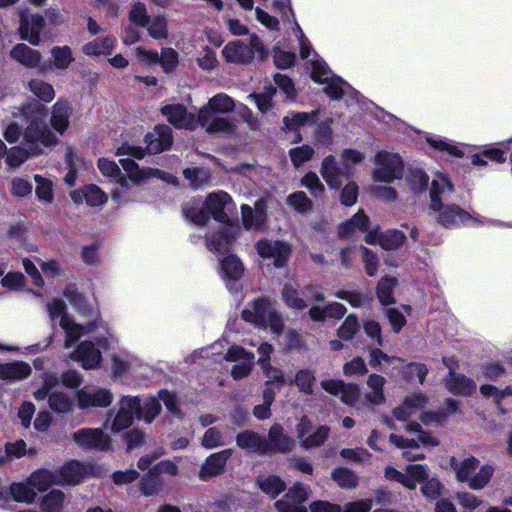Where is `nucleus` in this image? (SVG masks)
Here are the masks:
<instances>
[{"instance_id": "nucleus-1", "label": "nucleus", "mask_w": 512, "mask_h": 512, "mask_svg": "<svg viewBox=\"0 0 512 512\" xmlns=\"http://www.w3.org/2000/svg\"><path fill=\"white\" fill-rule=\"evenodd\" d=\"M64 296L69 300L70 304L82 315L93 318L91 322L81 325L69 316L66 312V304L63 300L55 298L47 304L49 316L52 321L60 318L59 325L65 332L64 347L70 349L80 337L102 330L105 334L97 336V343L105 347L113 337L105 322L102 321L98 312L92 308L86 309V300L75 289L67 288Z\"/></svg>"}, {"instance_id": "nucleus-2", "label": "nucleus", "mask_w": 512, "mask_h": 512, "mask_svg": "<svg viewBox=\"0 0 512 512\" xmlns=\"http://www.w3.org/2000/svg\"><path fill=\"white\" fill-rule=\"evenodd\" d=\"M26 148L14 147L6 157V163L13 168L19 167L30 154L41 152L40 146H53L58 142L57 136L43 123L32 121L23 134Z\"/></svg>"}, {"instance_id": "nucleus-3", "label": "nucleus", "mask_w": 512, "mask_h": 512, "mask_svg": "<svg viewBox=\"0 0 512 512\" xmlns=\"http://www.w3.org/2000/svg\"><path fill=\"white\" fill-rule=\"evenodd\" d=\"M234 206L230 195L224 191H218L210 193L202 206L198 204H187L184 208L185 216L194 224L198 226H204L211 215L216 221L226 223L228 216L226 210H230V207Z\"/></svg>"}, {"instance_id": "nucleus-4", "label": "nucleus", "mask_w": 512, "mask_h": 512, "mask_svg": "<svg viewBox=\"0 0 512 512\" xmlns=\"http://www.w3.org/2000/svg\"><path fill=\"white\" fill-rule=\"evenodd\" d=\"M450 465L455 472L458 482L467 483L473 490L483 489L491 480L494 468L491 465H483L479 468V460L473 456L467 457L462 461H457L454 457L450 459Z\"/></svg>"}, {"instance_id": "nucleus-5", "label": "nucleus", "mask_w": 512, "mask_h": 512, "mask_svg": "<svg viewBox=\"0 0 512 512\" xmlns=\"http://www.w3.org/2000/svg\"><path fill=\"white\" fill-rule=\"evenodd\" d=\"M406 430L417 433V439H408L401 435L391 434L389 441L397 448L403 450L402 456L407 461L422 460L424 458V454L418 451L420 445L433 447L439 444V441L431 433L423 431L421 425L417 422L408 424Z\"/></svg>"}, {"instance_id": "nucleus-6", "label": "nucleus", "mask_w": 512, "mask_h": 512, "mask_svg": "<svg viewBox=\"0 0 512 512\" xmlns=\"http://www.w3.org/2000/svg\"><path fill=\"white\" fill-rule=\"evenodd\" d=\"M242 318L260 328H269L275 335H280L283 332V321L270 307L267 299L255 300L251 309L243 310Z\"/></svg>"}, {"instance_id": "nucleus-7", "label": "nucleus", "mask_w": 512, "mask_h": 512, "mask_svg": "<svg viewBox=\"0 0 512 512\" xmlns=\"http://www.w3.org/2000/svg\"><path fill=\"white\" fill-rule=\"evenodd\" d=\"M364 155L353 149H346L342 153V160L345 165V171L337 166L336 159L333 156H328L323 160L321 175L330 188H338L343 177L348 173L349 165L361 163Z\"/></svg>"}, {"instance_id": "nucleus-8", "label": "nucleus", "mask_w": 512, "mask_h": 512, "mask_svg": "<svg viewBox=\"0 0 512 512\" xmlns=\"http://www.w3.org/2000/svg\"><path fill=\"white\" fill-rule=\"evenodd\" d=\"M375 169L372 177L375 182L391 183L403 176L404 165L399 154L390 151H379L374 158Z\"/></svg>"}, {"instance_id": "nucleus-9", "label": "nucleus", "mask_w": 512, "mask_h": 512, "mask_svg": "<svg viewBox=\"0 0 512 512\" xmlns=\"http://www.w3.org/2000/svg\"><path fill=\"white\" fill-rule=\"evenodd\" d=\"M311 77L321 84H326L324 92L334 100L340 99L347 89L350 88L348 83L341 78L332 75L327 65L319 60H311Z\"/></svg>"}, {"instance_id": "nucleus-10", "label": "nucleus", "mask_w": 512, "mask_h": 512, "mask_svg": "<svg viewBox=\"0 0 512 512\" xmlns=\"http://www.w3.org/2000/svg\"><path fill=\"white\" fill-rule=\"evenodd\" d=\"M110 416L111 413L105 421V427H109L114 433L125 430L132 424L135 416L140 417V400L137 397H123L119 402V411L109 425Z\"/></svg>"}, {"instance_id": "nucleus-11", "label": "nucleus", "mask_w": 512, "mask_h": 512, "mask_svg": "<svg viewBox=\"0 0 512 512\" xmlns=\"http://www.w3.org/2000/svg\"><path fill=\"white\" fill-rule=\"evenodd\" d=\"M262 49L260 39L253 36L249 45L242 41L229 42L224 46L222 54L228 62L245 64L254 58L255 51L260 52Z\"/></svg>"}, {"instance_id": "nucleus-12", "label": "nucleus", "mask_w": 512, "mask_h": 512, "mask_svg": "<svg viewBox=\"0 0 512 512\" xmlns=\"http://www.w3.org/2000/svg\"><path fill=\"white\" fill-rule=\"evenodd\" d=\"M73 441L84 449L109 451L111 438L100 428H82L72 434Z\"/></svg>"}, {"instance_id": "nucleus-13", "label": "nucleus", "mask_w": 512, "mask_h": 512, "mask_svg": "<svg viewBox=\"0 0 512 512\" xmlns=\"http://www.w3.org/2000/svg\"><path fill=\"white\" fill-rule=\"evenodd\" d=\"M312 428L313 424L306 416L302 417L296 426L297 438L305 449L321 446L328 438L330 432L329 427L322 425L317 427L311 435H308V432H312Z\"/></svg>"}, {"instance_id": "nucleus-14", "label": "nucleus", "mask_w": 512, "mask_h": 512, "mask_svg": "<svg viewBox=\"0 0 512 512\" xmlns=\"http://www.w3.org/2000/svg\"><path fill=\"white\" fill-rule=\"evenodd\" d=\"M77 405L80 409L91 407H108L113 401V394L106 388L85 386L76 393Z\"/></svg>"}, {"instance_id": "nucleus-15", "label": "nucleus", "mask_w": 512, "mask_h": 512, "mask_svg": "<svg viewBox=\"0 0 512 512\" xmlns=\"http://www.w3.org/2000/svg\"><path fill=\"white\" fill-rule=\"evenodd\" d=\"M225 359L230 362H237L231 369V376L235 380L247 377L252 371L254 355L241 346H231L225 355Z\"/></svg>"}, {"instance_id": "nucleus-16", "label": "nucleus", "mask_w": 512, "mask_h": 512, "mask_svg": "<svg viewBox=\"0 0 512 512\" xmlns=\"http://www.w3.org/2000/svg\"><path fill=\"white\" fill-rule=\"evenodd\" d=\"M430 210L437 213V222L447 228L457 227L461 224H470L476 221L474 217L457 205H444L441 202V207Z\"/></svg>"}, {"instance_id": "nucleus-17", "label": "nucleus", "mask_w": 512, "mask_h": 512, "mask_svg": "<svg viewBox=\"0 0 512 512\" xmlns=\"http://www.w3.org/2000/svg\"><path fill=\"white\" fill-rule=\"evenodd\" d=\"M45 26V19L40 14L28 15L26 12H20L19 34L22 40L37 46L40 41V33Z\"/></svg>"}, {"instance_id": "nucleus-18", "label": "nucleus", "mask_w": 512, "mask_h": 512, "mask_svg": "<svg viewBox=\"0 0 512 512\" xmlns=\"http://www.w3.org/2000/svg\"><path fill=\"white\" fill-rule=\"evenodd\" d=\"M256 250L262 258L273 259L277 268L286 264L291 252L287 243L278 240H260L256 244Z\"/></svg>"}, {"instance_id": "nucleus-19", "label": "nucleus", "mask_w": 512, "mask_h": 512, "mask_svg": "<svg viewBox=\"0 0 512 512\" xmlns=\"http://www.w3.org/2000/svg\"><path fill=\"white\" fill-rule=\"evenodd\" d=\"M98 168L104 176L115 178L120 187L111 192L112 199L116 202L127 201L128 198L124 196V192L129 187V180L121 174L118 165L114 161L101 158L98 160Z\"/></svg>"}, {"instance_id": "nucleus-20", "label": "nucleus", "mask_w": 512, "mask_h": 512, "mask_svg": "<svg viewBox=\"0 0 512 512\" xmlns=\"http://www.w3.org/2000/svg\"><path fill=\"white\" fill-rule=\"evenodd\" d=\"M163 116L176 128L194 129L198 123L193 113L187 112L181 104H167L161 109Z\"/></svg>"}, {"instance_id": "nucleus-21", "label": "nucleus", "mask_w": 512, "mask_h": 512, "mask_svg": "<svg viewBox=\"0 0 512 512\" xmlns=\"http://www.w3.org/2000/svg\"><path fill=\"white\" fill-rule=\"evenodd\" d=\"M428 404V398L423 393H411L393 410V416L401 422L408 421L412 416L422 411Z\"/></svg>"}, {"instance_id": "nucleus-22", "label": "nucleus", "mask_w": 512, "mask_h": 512, "mask_svg": "<svg viewBox=\"0 0 512 512\" xmlns=\"http://www.w3.org/2000/svg\"><path fill=\"white\" fill-rule=\"evenodd\" d=\"M308 498V488L295 484L285 496L275 503L278 512H307L301 504Z\"/></svg>"}, {"instance_id": "nucleus-23", "label": "nucleus", "mask_w": 512, "mask_h": 512, "mask_svg": "<svg viewBox=\"0 0 512 512\" xmlns=\"http://www.w3.org/2000/svg\"><path fill=\"white\" fill-rule=\"evenodd\" d=\"M72 115V104L64 98H59L51 107L50 125L62 135L68 129Z\"/></svg>"}, {"instance_id": "nucleus-24", "label": "nucleus", "mask_w": 512, "mask_h": 512, "mask_svg": "<svg viewBox=\"0 0 512 512\" xmlns=\"http://www.w3.org/2000/svg\"><path fill=\"white\" fill-rule=\"evenodd\" d=\"M70 359L81 363L86 370L98 367L101 362V352L91 341H82L69 355Z\"/></svg>"}, {"instance_id": "nucleus-25", "label": "nucleus", "mask_w": 512, "mask_h": 512, "mask_svg": "<svg viewBox=\"0 0 512 512\" xmlns=\"http://www.w3.org/2000/svg\"><path fill=\"white\" fill-rule=\"evenodd\" d=\"M145 142L149 153H161L172 145V130L166 125H157L152 132L146 135Z\"/></svg>"}, {"instance_id": "nucleus-26", "label": "nucleus", "mask_w": 512, "mask_h": 512, "mask_svg": "<svg viewBox=\"0 0 512 512\" xmlns=\"http://www.w3.org/2000/svg\"><path fill=\"white\" fill-rule=\"evenodd\" d=\"M232 450L226 449L208 456L201 466L199 478L201 480H209L212 477L220 475L224 471L227 460L231 457Z\"/></svg>"}, {"instance_id": "nucleus-27", "label": "nucleus", "mask_w": 512, "mask_h": 512, "mask_svg": "<svg viewBox=\"0 0 512 512\" xmlns=\"http://www.w3.org/2000/svg\"><path fill=\"white\" fill-rule=\"evenodd\" d=\"M454 191V187L449 179L441 174H435L430 189V209H438L441 202L446 200Z\"/></svg>"}, {"instance_id": "nucleus-28", "label": "nucleus", "mask_w": 512, "mask_h": 512, "mask_svg": "<svg viewBox=\"0 0 512 512\" xmlns=\"http://www.w3.org/2000/svg\"><path fill=\"white\" fill-rule=\"evenodd\" d=\"M346 307L339 302H331L324 306L313 305L308 310V315L315 322H323L326 319H341L346 314Z\"/></svg>"}, {"instance_id": "nucleus-29", "label": "nucleus", "mask_w": 512, "mask_h": 512, "mask_svg": "<svg viewBox=\"0 0 512 512\" xmlns=\"http://www.w3.org/2000/svg\"><path fill=\"white\" fill-rule=\"evenodd\" d=\"M72 200L81 204L86 202L89 206H100L107 201V195L96 185H88L71 193Z\"/></svg>"}, {"instance_id": "nucleus-30", "label": "nucleus", "mask_w": 512, "mask_h": 512, "mask_svg": "<svg viewBox=\"0 0 512 512\" xmlns=\"http://www.w3.org/2000/svg\"><path fill=\"white\" fill-rule=\"evenodd\" d=\"M198 123L208 133L230 134L235 130V124L232 121L217 115L198 114Z\"/></svg>"}, {"instance_id": "nucleus-31", "label": "nucleus", "mask_w": 512, "mask_h": 512, "mask_svg": "<svg viewBox=\"0 0 512 512\" xmlns=\"http://www.w3.org/2000/svg\"><path fill=\"white\" fill-rule=\"evenodd\" d=\"M446 389L455 395L468 396L476 390V383L461 374L449 373L444 379Z\"/></svg>"}, {"instance_id": "nucleus-32", "label": "nucleus", "mask_w": 512, "mask_h": 512, "mask_svg": "<svg viewBox=\"0 0 512 512\" xmlns=\"http://www.w3.org/2000/svg\"><path fill=\"white\" fill-rule=\"evenodd\" d=\"M31 367L24 361L0 363V379L9 382L21 381L29 377Z\"/></svg>"}, {"instance_id": "nucleus-33", "label": "nucleus", "mask_w": 512, "mask_h": 512, "mask_svg": "<svg viewBox=\"0 0 512 512\" xmlns=\"http://www.w3.org/2000/svg\"><path fill=\"white\" fill-rule=\"evenodd\" d=\"M235 109L234 100L224 93H219L209 99L208 103L202 107L199 114L218 115L226 114Z\"/></svg>"}, {"instance_id": "nucleus-34", "label": "nucleus", "mask_w": 512, "mask_h": 512, "mask_svg": "<svg viewBox=\"0 0 512 512\" xmlns=\"http://www.w3.org/2000/svg\"><path fill=\"white\" fill-rule=\"evenodd\" d=\"M10 57L27 68H35L41 61L40 52L23 43L12 48Z\"/></svg>"}, {"instance_id": "nucleus-35", "label": "nucleus", "mask_w": 512, "mask_h": 512, "mask_svg": "<svg viewBox=\"0 0 512 512\" xmlns=\"http://www.w3.org/2000/svg\"><path fill=\"white\" fill-rule=\"evenodd\" d=\"M236 443L242 449L252 450L261 454L270 451L268 442L263 440L257 433L249 430L239 433L236 437Z\"/></svg>"}, {"instance_id": "nucleus-36", "label": "nucleus", "mask_w": 512, "mask_h": 512, "mask_svg": "<svg viewBox=\"0 0 512 512\" xmlns=\"http://www.w3.org/2000/svg\"><path fill=\"white\" fill-rule=\"evenodd\" d=\"M288 385H295L298 391L304 395H312L316 387L315 373L308 368L299 369L294 378H289Z\"/></svg>"}, {"instance_id": "nucleus-37", "label": "nucleus", "mask_w": 512, "mask_h": 512, "mask_svg": "<svg viewBox=\"0 0 512 512\" xmlns=\"http://www.w3.org/2000/svg\"><path fill=\"white\" fill-rule=\"evenodd\" d=\"M269 449L270 452L279 451L287 452L290 451L293 446V440L284 434L283 427L279 424H274L269 430Z\"/></svg>"}, {"instance_id": "nucleus-38", "label": "nucleus", "mask_w": 512, "mask_h": 512, "mask_svg": "<svg viewBox=\"0 0 512 512\" xmlns=\"http://www.w3.org/2000/svg\"><path fill=\"white\" fill-rule=\"evenodd\" d=\"M385 384V378L378 374H371L367 379V386L370 389L365 394V399L372 405H381L385 402L383 387Z\"/></svg>"}, {"instance_id": "nucleus-39", "label": "nucleus", "mask_w": 512, "mask_h": 512, "mask_svg": "<svg viewBox=\"0 0 512 512\" xmlns=\"http://www.w3.org/2000/svg\"><path fill=\"white\" fill-rule=\"evenodd\" d=\"M85 472L86 470L83 464L77 461H72L63 466L57 475L60 484L65 483L75 485L80 483Z\"/></svg>"}, {"instance_id": "nucleus-40", "label": "nucleus", "mask_w": 512, "mask_h": 512, "mask_svg": "<svg viewBox=\"0 0 512 512\" xmlns=\"http://www.w3.org/2000/svg\"><path fill=\"white\" fill-rule=\"evenodd\" d=\"M29 483L32 485L33 489L38 490L39 492H44L49 489L53 484H60L58 479V475L55 472L40 469L33 472L29 477Z\"/></svg>"}, {"instance_id": "nucleus-41", "label": "nucleus", "mask_w": 512, "mask_h": 512, "mask_svg": "<svg viewBox=\"0 0 512 512\" xmlns=\"http://www.w3.org/2000/svg\"><path fill=\"white\" fill-rule=\"evenodd\" d=\"M116 39L112 37L97 38L86 43L82 51L88 56H106L111 54L115 47Z\"/></svg>"}, {"instance_id": "nucleus-42", "label": "nucleus", "mask_w": 512, "mask_h": 512, "mask_svg": "<svg viewBox=\"0 0 512 512\" xmlns=\"http://www.w3.org/2000/svg\"><path fill=\"white\" fill-rule=\"evenodd\" d=\"M282 300L287 307L293 310H304L307 308V303L301 297V291L295 283H285L282 289Z\"/></svg>"}, {"instance_id": "nucleus-43", "label": "nucleus", "mask_w": 512, "mask_h": 512, "mask_svg": "<svg viewBox=\"0 0 512 512\" xmlns=\"http://www.w3.org/2000/svg\"><path fill=\"white\" fill-rule=\"evenodd\" d=\"M256 483L261 491L271 498H275L286 488L285 483L275 475H261L257 478Z\"/></svg>"}, {"instance_id": "nucleus-44", "label": "nucleus", "mask_w": 512, "mask_h": 512, "mask_svg": "<svg viewBox=\"0 0 512 512\" xmlns=\"http://www.w3.org/2000/svg\"><path fill=\"white\" fill-rule=\"evenodd\" d=\"M369 223V218L362 210H359L349 221L340 226V236L348 237L353 235L357 230L364 231Z\"/></svg>"}, {"instance_id": "nucleus-45", "label": "nucleus", "mask_w": 512, "mask_h": 512, "mask_svg": "<svg viewBox=\"0 0 512 512\" xmlns=\"http://www.w3.org/2000/svg\"><path fill=\"white\" fill-rule=\"evenodd\" d=\"M10 493L15 501L26 504L33 503L36 498V492L32 485H30L29 479L26 482L12 483Z\"/></svg>"}, {"instance_id": "nucleus-46", "label": "nucleus", "mask_w": 512, "mask_h": 512, "mask_svg": "<svg viewBox=\"0 0 512 512\" xmlns=\"http://www.w3.org/2000/svg\"><path fill=\"white\" fill-rule=\"evenodd\" d=\"M30 92L41 101L50 103L55 98L53 86L40 79H32L28 82Z\"/></svg>"}, {"instance_id": "nucleus-47", "label": "nucleus", "mask_w": 512, "mask_h": 512, "mask_svg": "<svg viewBox=\"0 0 512 512\" xmlns=\"http://www.w3.org/2000/svg\"><path fill=\"white\" fill-rule=\"evenodd\" d=\"M52 64L56 69L65 70L74 61L72 50L68 46H55L51 49Z\"/></svg>"}, {"instance_id": "nucleus-48", "label": "nucleus", "mask_w": 512, "mask_h": 512, "mask_svg": "<svg viewBox=\"0 0 512 512\" xmlns=\"http://www.w3.org/2000/svg\"><path fill=\"white\" fill-rule=\"evenodd\" d=\"M163 486V480L157 474H154V471L151 469L145 476H143L140 482V490L145 496L159 494L162 491Z\"/></svg>"}, {"instance_id": "nucleus-49", "label": "nucleus", "mask_w": 512, "mask_h": 512, "mask_svg": "<svg viewBox=\"0 0 512 512\" xmlns=\"http://www.w3.org/2000/svg\"><path fill=\"white\" fill-rule=\"evenodd\" d=\"M397 285V279L394 277L384 276L377 285V297L383 305L394 303L393 289Z\"/></svg>"}, {"instance_id": "nucleus-50", "label": "nucleus", "mask_w": 512, "mask_h": 512, "mask_svg": "<svg viewBox=\"0 0 512 512\" xmlns=\"http://www.w3.org/2000/svg\"><path fill=\"white\" fill-rule=\"evenodd\" d=\"M65 495L61 490L54 489L45 495L41 502L43 512H61L64 506Z\"/></svg>"}, {"instance_id": "nucleus-51", "label": "nucleus", "mask_w": 512, "mask_h": 512, "mask_svg": "<svg viewBox=\"0 0 512 512\" xmlns=\"http://www.w3.org/2000/svg\"><path fill=\"white\" fill-rule=\"evenodd\" d=\"M221 268L224 276L237 280L239 279L244 271V267L240 259L235 255H229L221 261Z\"/></svg>"}, {"instance_id": "nucleus-52", "label": "nucleus", "mask_w": 512, "mask_h": 512, "mask_svg": "<svg viewBox=\"0 0 512 512\" xmlns=\"http://www.w3.org/2000/svg\"><path fill=\"white\" fill-rule=\"evenodd\" d=\"M405 234L400 230H388L380 234L379 245L385 250H394L403 245Z\"/></svg>"}, {"instance_id": "nucleus-53", "label": "nucleus", "mask_w": 512, "mask_h": 512, "mask_svg": "<svg viewBox=\"0 0 512 512\" xmlns=\"http://www.w3.org/2000/svg\"><path fill=\"white\" fill-rule=\"evenodd\" d=\"M184 177L192 188H200L210 181V171L205 168H187L183 171Z\"/></svg>"}, {"instance_id": "nucleus-54", "label": "nucleus", "mask_w": 512, "mask_h": 512, "mask_svg": "<svg viewBox=\"0 0 512 512\" xmlns=\"http://www.w3.org/2000/svg\"><path fill=\"white\" fill-rule=\"evenodd\" d=\"M427 142L435 149L439 151H446L448 154L457 158L463 157V152L459 147L451 140L440 136L427 137Z\"/></svg>"}, {"instance_id": "nucleus-55", "label": "nucleus", "mask_w": 512, "mask_h": 512, "mask_svg": "<svg viewBox=\"0 0 512 512\" xmlns=\"http://www.w3.org/2000/svg\"><path fill=\"white\" fill-rule=\"evenodd\" d=\"M276 392L271 387L263 391V403L256 405L253 410L254 416L259 420L268 419L271 416L270 407L275 399Z\"/></svg>"}, {"instance_id": "nucleus-56", "label": "nucleus", "mask_w": 512, "mask_h": 512, "mask_svg": "<svg viewBox=\"0 0 512 512\" xmlns=\"http://www.w3.org/2000/svg\"><path fill=\"white\" fill-rule=\"evenodd\" d=\"M332 479L344 489H353L358 485L357 475L347 468L335 469L332 472Z\"/></svg>"}, {"instance_id": "nucleus-57", "label": "nucleus", "mask_w": 512, "mask_h": 512, "mask_svg": "<svg viewBox=\"0 0 512 512\" xmlns=\"http://www.w3.org/2000/svg\"><path fill=\"white\" fill-rule=\"evenodd\" d=\"M317 113L315 111L311 113L298 112L291 113L283 119L284 125L290 130H296L307 123L315 122Z\"/></svg>"}, {"instance_id": "nucleus-58", "label": "nucleus", "mask_w": 512, "mask_h": 512, "mask_svg": "<svg viewBox=\"0 0 512 512\" xmlns=\"http://www.w3.org/2000/svg\"><path fill=\"white\" fill-rule=\"evenodd\" d=\"M148 34L157 40L166 39L168 37L167 20L164 16H155L148 20Z\"/></svg>"}, {"instance_id": "nucleus-59", "label": "nucleus", "mask_w": 512, "mask_h": 512, "mask_svg": "<svg viewBox=\"0 0 512 512\" xmlns=\"http://www.w3.org/2000/svg\"><path fill=\"white\" fill-rule=\"evenodd\" d=\"M36 189L35 193L39 200L46 203L53 201V183L40 175H35Z\"/></svg>"}, {"instance_id": "nucleus-60", "label": "nucleus", "mask_w": 512, "mask_h": 512, "mask_svg": "<svg viewBox=\"0 0 512 512\" xmlns=\"http://www.w3.org/2000/svg\"><path fill=\"white\" fill-rule=\"evenodd\" d=\"M359 328L358 318L354 314H350L338 328L337 335L343 340H350L358 332Z\"/></svg>"}, {"instance_id": "nucleus-61", "label": "nucleus", "mask_w": 512, "mask_h": 512, "mask_svg": "<svg viewBox=\"0 0 512 512\" xmlns=\"http://www.w3.org/2000/svg\"><path fill=\"white\" fill-rule=\"evenodd\" d=\"M233 239L234 237L228 233L227 229H223L218 233L217 238L215 236L208 237L206 245L211 251L221 252L227 249Z\"/></svg>"}, {"instance_id": "nucleus-62", "label": "nucleus", "mask_w": 512, "mask_h": 512, "mask_svg": "<svg viewBox=\"0 0 512 512\" xmlns=\"http://www.w3.org/2000/svg\"><path fill=\"white\" fill-rule=\"evenodd\" d=\"M48 402L50 408L58 413H67L72 407L70 398L62 392L51 393Z\"/></svg>"}, {"instance_id": "nucleus-63", "label": "nucleus", "mask_w": 512, "mask_h": 512, "mask_svg": "<svg viewBox=\"0 0 512 512\" xmlns=\"http://www.w3.org/2000/svg\"><path fill=\"white\" fill-rule=\"evenodd\" d=\"M287 204L300 213L311 210L312 201L303 191L295 192L287 197Z\"/></svg>"}, {"instance_id": "nucleus-64", "label": "nucleus", "mask_w": 512, "mask_h": 512, "mask_svg": "<svg viewBox=\"0 0 512 512\" xmlns=\"http://www.w3.org/2000/svg\"><path fill=\"white\" fill-rule=\"evenodd\" d=\"M160 410L161 405L154 397H149L142 405L140 404V416L143 415V419L146 423H151L159 414Z\"/></svg>"}]
</instances>
